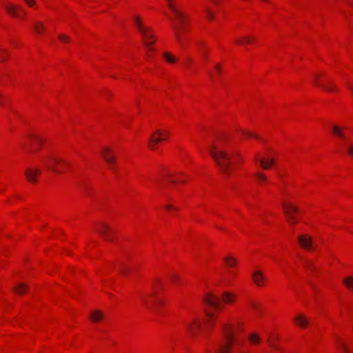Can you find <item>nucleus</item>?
<instances>
[{"label":"nucleus","mask_w":353,"mask_h":353,"mask_svg":"<svg viewBox=\"0 0 353 353\" xmlns=\"http://www.w3.org/2000/svg\"><path fill=\"white\" fill-rule=\"evenodd\" d=\"M30 139L35 141L39 146H40L43 142V140L41 138L34 135H30Z\"/></svg>","instance_id":"35"},{"label":"nucleus","mask_w":353,"mask_h":353,"mask_svg":"<svg viewBox=\"0 0 353 353\" xmlns=\"http://www.w3.org/2000/svg\"><path fill=\"white\" fill-rule=\"evenodd\" d=\"M222 299L225 303H232L235 300V295L228 292H224L222 295Z\"/></svg>","instance_id":"19"},{"label":"nucleus","mask_w":353,"mask_h":353,"mask_svg":"<svg viewBox=\"0 0 353 353\" xmlns=\"http://www.w3.org/2000/svg\"><path fill=\"white\" fill-rule=\"evenodd\" d=\"M225 262L229 267H234L236 263V260L232 256H228L225 259Z\"/></svg>","instance_id":"33"},{"label":"nucleus","mask_w":353,"mask_h":353,"mask_svg":"<svg viewBox=\"0 0 353 353\" xmlns=\"http://www.w3.org/2000/svg\"><path fill=\"white\" fill-rule=\"evenodd\" d=\"M205 314L208 317V319L206 320V322L205 323L204 329L206 330H208L211 327H213V325H214L213 319H214V316L212 313L208 312H205Z\"/></svg>","instance_id":"18"},{"label":"nucleus","mask_w":353,"mask_h":353,"mask_svg":"<svg viewBox=\"0 0 353 353\" xmlns=\"http://www.w3.org/2000/svg\"><path fill=\"white\" fill-rule=\"evenodd\" d=\"M168 132H165V133H163V132H162V137H163L164 138H165V140L168 139Z\"/></svg>","instance_id":"48"},{"label":"nucleus","mask_w":353,"mask_h":353,"mask_svg":"<svg viewBox=\"0 0 353 353\" xmlns=\"http://www.w3.org/2000/svg\"><path fill=\"white\" fill-rule=\"evenodd\" d=\"M185 328L190 336H194L197 335L201 328V321L198 319L194 318L185 323Z\"/></svg>","instance_id":"7"},{"label":"nucleus","mask_w":353,"mask_h":353,"mask_svg":"<svg viewBox=\"0 0 353 353\" xmlns=\"http://www.w3.org/2000/svg\"><path fill=\"white\" fill-rule=\"evenodd\" d=\"M96 231L106 241L112 242L114 240V231L109 225L104 222H101L96 228Z\"/></svg>","instance_id":"6"},{"label":"nucleus","mask_w":353,"mask_h":353,"mask_svg":"<svg viewBox=\"0 0 353 353\" xmlns=\"http://www.w3.org/2000/svg\"><path fill=\"white\" fill-rule=\"evenodd\" d=\"M154 304H157H157H161V301H159V300H156V299H154Z\"/></svg>","instance_id":"49"},{"label":"nucleus","mask_w":353,"mask_h":353,"mask_svg":"<svg viewBox=\"0 0 353 353\" xmlns=\"http://www.w3.org/2000/svg\"><path fill=\"white\" fill-rule=\"evenodd\" d=\"M209 76L212 81L214 80V74L211 72H209Z\"/></svg>","instance_id":"47"},{"label":"nucleus","mask_w":353,"mask_h":353,"mask_svg":"<svg viewBox=\"0 0 353 353\" xmlns=\"http://www.w3.org/2000/svg\"><path fill=\"white\" fill-rule=\"evenodd\" d=\"M103 314L98 310H94L90 315L92 321L94 323L99 322L103 319Z\"/></svg>","instance_id":"22"},{"label":"nucleus","mask_w":353,"mask_h":353,"mask_svg":"<svg viewBox=\"0 0 353 353\" xmlns=\"http://www.w3.org/2000/svg\"><path fill=\"white\" fill-rule=\"evenodd\" d=\"M134 23L139 32L141 34L144 39V45L149 50H154L152 45L154 43L153 40L154 34L150 28L144 26L139 17L134 18Z\"/></svg>","instance_id":"4"},{"label":"nucleus","mask_w":353,"mask_h":353,"mask_svg":"<svg viewBox=\"0 0 353 353\" xmlns=\"http://www.w3.org/2000/svg\"><path fill=\"white\" fill-rule=\"evenodd\" d=\"M345 144L347 146L348 154L353 157V145H349L347 143H345Z\"/></svg>","instance_id":"39"},{"label":"nucleus","mask_w":353,"mask_h":353,"mask_svg":"<svg viewBox=\"0 0 353 353\" xmlns=\"http://www.w3.org/2000/svg\"><path fill=\"white\" fill-rule=\"evenodd\" d=\"M33 28L37 34H41L45 30V26L43 22L36 21L33 25Z\"/></svg>","instance_id":"23"},{"label":"nucleus","mask_w":353,"mask_h":353,"mask_svg":"<svg viewBox=\"0 0 353 353\" xmlns=\"http://www.w3.org/2000/svg\"><path fill=\"white\" fill-rule=\"evenodd\" d=\"M206 12H207L208 19H213L212 13L210 10H206Z\"/></svg>","instance_id":"43"},{"label":"nucleus","mask_w":353,"mask_h":353,"mask_svg":"<svg viewBox=\"0 0 353 353\" xmlns=\"http://www.w3.org/2000/svg\"><path fill=\"white\" fill-rule=\"evenodd\" d=\"M210 154L212 156L220 170L225 175H230L231 171V157L232 154L228 152L223 148L212 145L208 149Z\"/></svg>","instance_id":"2"},{"label":"nucleus","mask_w":353,"mask_h":353,"mask_svg":"<svg viewBox=\"0 0 353 353\" xmlns=\"http://www.w3.org/2000/svg\"><path fill=\"white\" fill-rule=\"evenodd\" d=\"M41 172L39 168H29L25 170V175L29 182L36 183L37 176L41 174Z\"/></svg>","instance_id":"10"},{"label":"nucleus","mask_w":353,"mask_h":353,"mask_svg":"<svg viewBox=\"0 0 353 353\" xmlns=\"http://www.w3.org/2000/svg\"><path fill=\"white\" fill-rule=\"evenodd\" d=\"M165 140V138L162 137V132L157 130L150 138L148 146L150 149L154 150L155 145L161 141Z\"/></svg>","instance_id":"12"},{"label":"nucleus","mask_w":353,"mask_h":353,"mask_svg":"<svg viewBox=\"0 0 353 353\" xmlns=\"http://www.w3.org/2000/svg\"><path fill=\"white\" fill-rule=\"evenodd\" d=\"M108 165L112 170H115V169H116L115 163L113 164H108Z\"/></svg>","instance_id":"46"},{"label":"nucleus","mask_w":353,"mask_h":353,"mask_svg":"<svg viewBox=\"0 0 353 353\" xmlns=\"http://www.w3.org/2000/svg\"><path fill=\"white\" fill-rule=\"evenodd\" d=\"M303 263L304 267L308 270H314L315 268L314 267L312 263L307 260H303Z\"/></svg>","instance_id":"34"},{"label":"nucleus","mask_w":353,"mask_h":353,"mask_svg":"<svg viewBox=\"0 0 353 353\" xmlns=\"http://www.w3.org/2000/svg\"><path fill=\"white\" fill-rule=\"evenodd\" d=\"M295 323L302 328H305L307 326L309 321L306 316L303 314H299L294 318Z\"/></svg>","instance_id":"16"},{"label":"nucleus","mask_w":353,"mask_h":353,"mask_svg":"<svg viewBox=\"0 0 353 353\" xmlns=\"http://www.w3.org/2000/svg\"><path fill=\"white\" fill-rule=\"evenodd\" d=\"M214 3H216V1L215 0H212Z\"/></svg>","instance_id":"53"},{"label":"nucleus","mask_w":353,"mask_h":353,"mask_svg":"<svg viewBox=\"0 0 353 353\" xmlns=\"http://www.w3.org/2000/svg\"><path fill=\"white\" fill-rule=\"evenodd\" d=\"M343 283L344 285L347 287V288L350 290L353 291V277L352 276H347L343 280Z\"/></svg>","instance_id":"26"},{"label":"nucleus","mask_w":353,"mask_h":353,"mask_svg":"<svg viewBox=\"0 0 353 353\" xmlns=\"http://www.w3.org/2000/svg\"><path fill=\"white\" fill-rule=\"evenodd\" d=\"M28 289V287L26 285H25L24 283H19L14 288V291L19 294H23L25 292H26Z\"/></svg>","instance_id":"27"},{"label":"nucleus","mask_w":353,"mask_h":353,"mask_svg":"<svg viewBox=\"0 0 353 353\" xmlns=\"http://www.w3.org/2000/svg\"><path fill=\"white\" fill-rule=\"evenodd\" d=\"M336 344L342 353H350L347 345L340 338L336 339Z\"/></svg>","instance_id":"20"},{"label":"nucleus","mask_w":353,"mask_h":353,"mask_svg":"<svg viewBox=\"0 0 353 353\" xmlns=\"http://www.w3.org/2000/svg\"><path fill=\"white\" fill-rule=\"evenodd\" d=\"M170 281L173 283H174L175 281H178L179 280V277L177 275H175V274H172L170 276Z\"/></svg>","instance_id":"42"},{"label":"nucleus","mask_w":353,"mask_h":353,"mask_svg":"<svg viewBox=\"0 0 353 353\" xmlns=\"http://www.w3.org/2000/svg\"><path fill=\"white\" fill-rule=\"evenodd\" d=\"M332 131H333V133L336 136H337V137H340V138H341V139H343L344 140H346V138L345 137L344 133L343 132L341 128H339V126L333 125L332 126Z\"/></svg>","instance_id":"24"},{"label":"nucleus","mask_w":353,"mask_h":353,"mask_svg":"<svg viewBox=\"0 0 353 353\" xmlns=\"http://www.w3.org/2000/svg\"><path fill=\"white\" fill-rule=\"evenodd\" d=\"M130 271L129 268L123 263H119V272L123 275H127Z\"/></svg>","instance_id":"32"},{"label":"nucleus","mask_w":353,"mask_h":353,"mask_svg":"<svg viewBox=\"0 0 353 353\" xmlns=\"http://www.w3.org/2000/svg\"><path fill=\"white\" fill-rule=\"evenodd\" d=\"M203 302L212 307H218L220 305V299L213 294L209 293L203 298Z\"/></svg>","instance_id":"11"},{"label":"nucleus","mask_w":353,"mask_h":353,"mask_svg":"<svg viewBox=\"0 0 353 353\" xmlns=\"http://www.w3.org/2000/svg\"><path fill=\"white\" fill-rule=\"evenodd\" d=\"M101 156L108 164L115 163V157L111 153V150L109 148H105L102 150Z\"/></svg>","instance_id":"14"},{"label":"nucleus","mask_w":353,"mask_h":353,"mask_svg":"<svg viewBox=\"0 0 353 353\" xmlns=\"http://www.w3.org/2000/svg\"><path fill=\"white\" fill-rule=\"evenodd\" d=\"M24 1L29 7H32L35 3L34 0H24Z\"/></svg>","instance_id":"40"},{"label":"nucleus","mask_w":353,"mask_h":353,"mask_svg":"<svg viewBox=\"0 0 353 353\" xmlns=\"http://www.w3.org/2000/svg\"><path fill=\"white\" fill-rule=\"evenodd\" d=\"M163 57L170 63H174L176 61V58L169 52H164Z\"/></svg>","instance_id":"30"},{"label":"nucleus","mask_w":353,"mask_h":353,"mask_svg":"<svg viewBox=\"0 0 353 353\" xmlns=\"http://www.w3.org/2000/svg\"><path fill=\"white\" fill-rule=\"evenodd\" d=\"M43 163L47 169L58 174L62 173L63 171L61 169L57 168V165L63 163L64 165H69V163H68L64 160L58 159L53 156L47 157L45 159H43Z\"/></svg>","instance_id":"5"},{"label":"nucleus","mask_w":353,"mask_h":353,"mask_svg":"<svg viewBox=\"0 0 353 353\" xmlns=\"http://www.w3.org/2000/svg\"><path fill=\"white\" fill-rule=\"evenodd\" d=\"M165 209L167 210H177V208H172V205L170 204H167L165 206Z\"/></svg>","instance_id":"44"},{"label":"nucleus","mask_w":353,"mask_h":353,"mask_svg":"<svg viewBox=\"0 0 353 353\" xmlns=\"http://www.w3.org/2000/svg\"><path fill=\"white\" fill-rule=\"evenodd\" d=\"M315 83L316 85H319L320 87H321L325 90L330 92L338 90L337 88H336L335 85L331 82L329 83V84H327V85H321L318 81V76L317 75L315 77Z\"/></svg>","instance_id":"17"},{"label":"nucleus","mask_w":353,"mask_h":353,"mask_svg":"<svg viewBox=\"0 0 353 353\" xmlns=\"http://www.w3.org/2000/svg\"><path fill=\"white\" fill-rule=\"evenodd\" d=\"M222 329L225 335V342L218 347L216 353H247L240 349L232 352L231 350L234 341L232 327L229 324H223Z\"/></svg>","instance_id":"3"},{"label":"nucleus","mask_w":353,"mask_h":353,"mask_svg":"<svg viewBox=\"0 0 353 353\" xmlns=\"http://www.w3.org/2000/svg\"><path fill=\"white\" fill-rule=\"evenodd\" d=\"M8 52L0 47V62H3L7 60L8 57Z\"/></svg>","instance_id":"31"},{"label":"nucleus","mask_w":353,"mask_h":353,"mask_svg":"<svg viewBox=\"0 0 353 353\" xmlns=\"http://www.w3.org/2000/svg\"><path fill=\"white\" fill-rule=\"evenodd\" d=\"M242 132H243V135H244L246 138H248V137H252V138H255V139H259V137L256 134H254V133H252V132H249V131H243Z\"/></svg>","instance_id":"36"},{"label":"nucleus","mask_w":353,"mask_h":353,"mask_svg":"<svg viewBox=\"0 0 353 353\" xmlns=\"http://www.w3.org/2000/svg\"><path fill=\"white\" fill-rule=\"evenodd\" d=\"M168 181L170 182V183H176V181L174 180H172V179H168Z\"/></svg>","instance_id":"50"},{"label":"nucleus","mask_w":353,"mask_h":353,"mask_svg":"<svg viewBox=\"0 0 353 353\" xmlns=\"http://www.w3.org/2000/svg\"><path fill=\"white\" fill-rule=\"evenodd\" d=\"M58 37H59V39L63 43H67V42L70 41V37L65 34H59Z\"/></svg>","instance_id":"37"},{"label":"nucleus","mask_w":353,"mask_h":353,"mask_svg":"<svg viewBox=\"0 0 353 353\" xmlns=\"http://www.w3.org/2000/svg\"><path fill=\"white\" fill-rule=\"evenodd\" d=\"M270 346H271L272 347H273V348L276 349V345H274V344L270 343Z\"/></svg>","instance_id":"51"},{"label":"nucleus","mask_w":353,"mask_h":353,"mask_svg":"<svg viewBox=\"0 0 353 353\" xmlns=\"http://www.w3.org/2000/svg\"><path fill=\"white\" fill-rule=\"evenodd\" d=\"M259 162H260V165L263 169L268 170L274 163V160L273 159H271L267 161L265 159H259Z\"/></svg>","instance_id":"21"},{"label":"nucleus","mask_w":353,"mask_h":353,"mask_svg":"<svg viewBox=\"0 0 353 353\" xmlns=\"http://www.w3.org/2000/svg\"><path fill=\"white\" fill-rule=\"evenodd\" d=\"M283 208L285 215L288 218V221L291 223H296V220L295 216L292 214V212H296L298 211L297 208L293 206L292 204L286 203L283 204Z\"/></svg>","instance_id":"8"},{"label":"nucleus","mask_w":353,"mask_h":353,"mask_svg":"<svg viewBox=\"0 0 353 353\" xmlns=\"http://www.w3.org/2000/svg\"><path fill=\"white\" fill-rule=\"evenodd\" d=\"M252 279L254 282L258 285L261 286L263 285L265 281V276L263 272L260 270L254 271L252 273Z\"/></svg>","instance_id":"15"},{"label":"nucleus","mask_w":353,"mask_h":353,"mask_svg":"<svg viewBox=\"0 0 353 353\" xmlns=\"http://www.w3.org/2000/svg\"><path fill=\"white\" fill-rule=\"evenodd\" d=\"M248 339L250 342L253 345L259 344L261 342V338L256 333L250 334Z\"/></svg>","instance_id":"25"},{"label":"nucleus","mask_w":353,"mask_h":353,"mask_svg":"<svg viewBox=\"0 0 353 353\" xmlns=\"http://www.w3.org/2000/svg\"><path fill=\"white\" fill-rule=\"evenodd\" d=\"M5 9L9 14L14 17L20 18L21 15L19 12L23 15L26 14V12L23 9L15 5L7 4L5 6Z\"/></svg>","instance_id":"9"},{"label":"nucleus","mask_w":353,"mask_h":353,"mask_svg":"<svg viewBox=\"0 0 353 353\" xmlns=\"http://www.w3.org/2000/svg\"><path fill=\"white\" fill-rule=\"evenodd\" d=\"M254 176L257 179L259 183L266 182L268 180L267 176L260 172H256Z\"/></svg>","instance_id":"29"},{"label":"nucleus","mask_w":353,"mask_h":353,"mask_svg":"<svg viewBox=\"0 0 353 353\" xmlns=\"http://www.w3.org/2000/svg\"><path fill=\"white\" fill-rule=\"evenodd\" d=\"M142 301L143 303V304L149 309L152 310L153 309V305H150V303H149V300L147 297H143L142 298Z\"/></svg>","instance_id":"38"},{"label":"nucleus","mask_w":353,"mask_h":353,"mask_svg":"<svg viewBox=\"0 0 353 353\" xmlns=\"http://www.w3.org/2000/svg\"><path fill=\"white\" fill-rule=\"evenodd\" d=\"M186 61H187V62H191V61H192V60H191V59L188 58Z\"/></svg>","instance_id":"52"},{"label":"nucleus","mask_w":353,"mask_h":353,"mask_svg":"<svg viewBox=\"0 0 353 353\" xmlns=\"http://www.w3.org/2000/svg\"><path fill=\"white\" fill-rule=\"evenodd\" d=\"M168 6L175 18V21L171 19L175 39L182 48H185L187 46L186 32L188 30L187 17L183 12L178 10L171 3V0H168Z\"/></svg>","instance_id":"1"},{"label":"nucleus","mask_w":353,"mask_h":353,"mask_svg":"<svg viewBox=\"0 0 353 353\" xmlns=\"http://www.w3.org/2000/svg\"><path fill=\"white\" fill-rule=\"evenodd\" d=\"M196 44L199 49H201L202 47L203 46V43L202 41H198Z\"/></svg>","instance_id":"45"},{"label":"nucleus","mask_w":353,"mask_h":353,"mask_svg":"<svg viewBox=\"0 0 353 353\" xmlns=\"http://www.w3.org/2000/svg\"><path fill=\"white\" fill-rule=\"evenodd\" d=\"M254 39V38H252L248 36L242 37L240 39L236 40V43L237 44H245V43H250L251 41Z\"/></svg>","instance_id":"28"},{"label":"nucleus","mask_w":353,"mask_h":353,"mask_svg":"<svg viewBox=\"0 0 353 353\" xmlns=\"http://www.w3.org/2000/svg\"><path fill=\"white\" fill-rule=\"evenodd\" d=\"M215 70L217 72L218 74H220L221 72V65L219 63H217L215 65Z\"/></svg>","instance_id":"41"},{"label":"nucleus","mask_w":353,"mask_h":353,"mask_svg":"<svg viewBox=\"0 0 353 353\" xmlns=\"http://www.w3.org/2000/svg\"><path fill=\"white\" fill-rule=\"evenodd\" d=\"M300 245L305 250H310L312 247V239L311 236L304 234L298 237Z\"/></svg>","instance_id":"13"}]
</instances>
